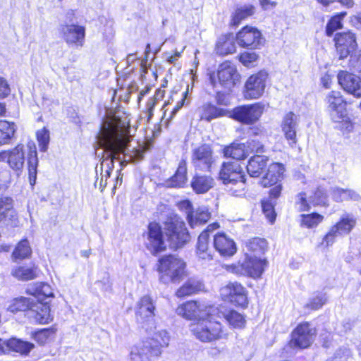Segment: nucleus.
Masks as SVG:
<instances>
[{"instance_id":"4468645a","label":"nucleus","mask_w":361,"mask_h":361,"mask_svg":"<svg viewBox=\"0 0 361 361\" xmlns=\"http://www.w3.org/2000/svg\"><path fill=\"white\" fill-rule=\"evenodd\" d=\"M267 77V73L262 71L251 75L245 85V97L252 99L261 97L264 92Z\"/></svg>"},{"instance_id":"37998d69","label":"nucleus","mask_w":361,"mask_h":361,"mask_svg":"<svg viewBox=\"0 0 361 361\" xmlns=\"http://www.w3.org/2000/svg\"><path fill=\"white\" fill-rule=\"evenodd\" d=\"M33 299L20 297L14 298L10 302L7 307L8 311L11 312H17L18 311H27L30 310Z\"/></svg>"},{"instance_id":"09e8293b","label":"nucleus","mask_w":361,"mask_h":361,"mask_svg":"<svg viewBox=\"0 0 361 361\" xmlns=\"http://www.w3.org/2000/svg\"><path fill=\"white\" fill-rule=\"evenodd\" d=\"M346 15V13L342 12L332 17L326 26V33L328 36H331L336 30L342 27L341 20Z\"/></svg>"},{"instance_id":"49530a36","label":"nucleus","mask_w":361,"mask_h":361,"mask_svg":"<svg viewBox=\"0 0 361 361\" xmlns=\"http://www.w3.org/2000/svg\"><path fill=\"white\" fill-rule=\"evenodd\" d=\"M300 218V225L307 228L317 226L324 219V216L317 213L302 214Z\"/></svg>"},{"instance_id":"6e6d98bb","label":"nucleus","mask_w":361,"mask_h":361,"mask_svg":"<svg viewBox=\"0 0 361 361\" xmlns=\"http://www.w3.org/2000/svg\"><path fill=\"white\" fill-rule=\"evenodd\" d=\"M240 166L238 161L224 162L219 171V178H225L226 176H230L232 173H234L235 170H240Z\"/></svg>"},{"instance_id":"f3484780","label":"nucleus","mask_w":361,"mask_h":361,"mask_svg":"<svg viewBox=\"0 0 361 361\" xmlns=\"http://www.w3.org/2000/svg\"><path fill=\"white\" fill-rule=\"evenodd\" d=\"M235 39L239 46L250 49L259 48L264 42L261 32L257 29L248 26L239 31Z\"/></svg>"},{"instance_id":"e2e57ef3","label":"nucleus","mask_w":361,"mask_h":361,"mask_svg":"<svg viewBox=\"0 0 361 361\" xmlns=\"http://www.w3.org/2000/svg\"><path fill=\"white\" fill-rule=\"evenodd\" d=\"M262 207L263 213L265 214L266 217L271 224L274 223L276 218V214L273 204L269 202H262Z\"/></svg>"},{"instance_id":"052dcab7","label":"nucleus","mask_w":361,"mask_h":361,"mask_svg":"<svg viewBox=\"0 0 361 361\" xmlns=\"http://www.w3.org/2000/svg\"><path fill=\"white\" fill-rule=\"evenodd\" d=\"M245 178V175L243 174V169L240 166V170H235L234 173L231 175L226 176L225 178H219L223 183L226 186L229 184H233V183H236L237 180H240Z\"/></svg>"},{"instance_id":"ea45409f","label":"nucleus","mask_w":361,"mask_h":361,"mask_svg":"<svg viewBox=\"0 0 361 361\" xmlns=\"http://www.w3.org/2000/svg\"><path fill=\"white\" fill-rule=\"evenodd\" d=\"M16 130V127L14 123L0 121V145L9 143Z\"/></svg>"},{"instance_id":"338daca9","label":"nucleus","mask_w":361,"mask_h":361,"mask_svg":"<svg viewBox=\"0 0 361 361\" xmlns=\"http://www.w3.org/2000/svg\"><path fill=\"white\" fill-rule=\"evenodd\" d=\"M9 94L10 88L7 82L0 77V99L7 97Z\"/></svg>"},{"instance_id":"4c0bfd02","label":"nucleus","mask_w":361,"mask_h":361,"mask_svg":"<svg viewBox=\"0 0 361 361\" xmlns=\"http://www.w3.org/2000/svg\"><path fill=\"white\" fill-rule=\"evenodd\" d=\"M8 351L13 350L21 355H27L34 348L33 343L21 339L12 338L7 341Z\"/></svg>"},{"instance_id":"680f3d73","label":"nucleus","mask_w":361,"mask_h":361,"mask_svg":"<svg viewBox=\"0 0 361 361\" xmlns=\"http://www.w3.org/2000/svg\"><path fill=\"white\" fill-rule=\"evenodd\" d=\"M258 59V55L255 52L245 51L240 54L239 60L245 66H251Z\"/></svg>"},{"instance_id":"a19ab883","label":"nucleus","mask_w":361,"mask_h":361,"mask_svg":"<svg viewBox=\"0 0 361 361\" xmlns=\"http://www.w3.org/2000/svg\"><path fill=\"white\" fill-rule=\"evenodd\" d=\"M223 317L233 328H243L245 324V317L233 310L221 312Z\"/></svg>"},{"instance_id":"c03bdc74","label":"nucleus","mask_w":361,"mask_h":361,"mask_svg":"<svg viewBox=\"0 0 361 361\" xmlns=\"http://www.w3.org/2000/svg\"><path fill=\"white\" fill-rule=\"evenodd\" d=\"M32 250L27 239L22 240L18 243L13 252L12 257L15 261L23 259L30 256Z\"/></svg>"},{"instance_id":"a878e982","label":"nucleus","mask_w":361,"mask_h":361,"mask_svg":"<svg viewBox=\"0 0 361 361\" xmlns=\"http://www.w3.org/2000/svg\"><path fill=\"white\" fill-rule=\"evenodd\" d=\"M235 37L229 33L220 36L216 43L215 51L218 55L225 56L235 51Z\"/></svg>"},{"instance_id":"69168bd1","label":"nucleus","mask_w":361,"mask_h":361,"mask_svg":"<svg viewBox=\"0 0 361 361\" xmlns=\"http://www.w3.org/2000/svg\"><path fill=\"white\" fill-rule=\"evenodd\" d=\"M297 204L300 211L308 210L310 208L309 204L305 197V194L300 193L298 196Z\"/></svg>"},{"instance_id":"72a5a7b5","label":"nucleus","mask_w":361,"mask_h":361,"mask_svg":"<svg viewBox=\"0 0 361 361\" xmlns=\"http://www.w3.org/2000/svg\"><path fill=\"white\" fill-rule=\"evenodd\" d=\"M247 250L250 252V255L260 257L261 255L265 253L267 250V242L264 238L255 237L248 240L245 243Z\"/></svg>"},{"instance_id":"c756f323","label":"nucleus","mask_w":361,"mask_h":361,"mask_svg":"<svg viewBox=\"0 0 361 361\" xmlns=\"http://www.w3.org/2000/svg\"><path fill=\"white\" fill-rule=\"evenodd\" d=\"M29 152L27 155V164H28V173L30 182L32 185L35 184L37 166H38V158L36 149V146L34 142H31L27 144Z\"/></svg>"},{"instance_id":"4be33fe9","label":"nucleus","mask_w":361,"mask_h":361,"mask_svg":"<svg viewBox=\"0 0 361 361\" xmlns=\"http://www.w3.org/2000/svg\"><path fill=\"white\" fill-rule=\"evenodd\" d=\"M214 247L224 257H231L236 252L235 242L224 233H218L214 235Z\"/></svg>"},{"instance_id":"58836bf2","label":"nucleus","mask_w":361,"mask_h":361,"mask_svg":"<svg viewBox=\"0 0 361 361\" xmlns=\"http://www.w3.org/2000/svg\"><path fill=\"white\" fill-rule=\"evenodd\" d=\"M332 198L338 202L345 200H358L360 195L354 190L334 187L331 189Z\"/></svg>"},{"instance_id":"20e7f679","label":"nucleus","mask_w":361,"mask_h":361,"mask_svg":"<svg viewBox=\"0 0 361 361\" xmlns=\"http://www.w3.org/2000/svg\"><path fill=\"white\" fill-rule=\"evenodd\" d=\"M185 263L175 255H166L159 259V280L163 283L178 281L184 275Z\"/></svg>"},{"instance_id":"f704fd0d","label":"nucleus","mask_w":361,"mask_h":361,"mask_svg":"<svg viewBox=\"0 0 361 361\" xmlns=\"http://www.w3.org/2000/svg\"><path fill=\"white\" fill-rule=\"evenodd\" d=\"M187 182V165L184 160L180 161L175 174L169 180L168 185L173 188H183Z\"/></svg>"},{"instance_id":"6ab92c4d","label":"nucleus","mask_w":361,"mask_h":361,"mask_svg":"<svg viewBox=\"0 0 361 361\" xmlns=\"http://www.w3.org/2000/svg\"><path fill=\"white\" fill-rule=\"evenodd\" d=\"M334 41L337 54L341 59L351 56V53L357 47L355 36L350 32L337 33Z\"/></svg>"},{"instance_id":"c9c22d12","label":"nucleus","mask_w":361,"mask_h":361,"mask_svg":"<svg viewBox=\"0 0 361 361\" xmlns=\"http://www.w3.org/2000/svg\"><path fill=\"white\" fill-rule=\"evenodd\" d=\"M197 255L204 260L212 259L211 250H209V234L207 231H202L198 237Z\"/></svg>"},{"instance_id":"79ce46f5","label":"nucleus","mask_w":361,"mask_h":361,"mask_svg":"<svg viewBox=\"0 0 361 361\" xmlns=\"http://www.w3.org/2000/svg\"><path fill=\"white\" fill-rule=\"evenodd\" d=\"M36 298L37 302H47V298L54 297L51 287L46 283L37 284L34 293H32Z\"/></svg>"},{"instance_id":"393cba45","label":"nucleus","mask_w":361,"mask_h":361,"mask_svg":"<svg viewBox=\"0 0 361 361\" xmlns=\"http://www.w3.org/2000/svg\"><path fill=\"white\" fill-rule=\"evenodd\" d=\"M298 116L293 112H288L283 117L281 128L286 138L291 141V144L296 143V129L298 127Z\"/></svg>"},{"instance_id":"a18cd8bd","label":"nucleus","mask_w":361,"mask_h":361,"mask_svg":"<svg viewBox=\"0 0 361 361\" xmlns=\"http://www.w3.org/2000/svg\"><path fill=\"white\" fill-rule=\"evenodd\" d=\"M245 144H232L226 147L224 154L227 157H231L236 160L243 159L247 157L245 152Z\"/></svg>"},{"instance_id":"5fc2aeb1","label":"nucleus","mask_w":361,"mask_h":361,"mask_svg":"<svg viewBox=\"0 0 361 361\" xmlns=\"http://www.w3.org/2000/svg\"><path fill=\"white\" fill-rule=\"evenodd\" d=\"M332 121L337 123L336 128L341 130L343 134L352 132L354 128L353 123L350 121L348 112L345 113V115L341 119Z\"/></svg>"},{"instance_id":"412c9836","label":"nucleus","mask_w":361,"mask_h":361,"mask_svg":"<svg viewBox=\"0 0 361 361\" xmlns=\"http://www.w3.org/2000/svg\"><path fill=\"white\" fill-rule=\"evenodd\" d=\"M27 315L34 322L42 324L51 321L48 302H35L33 300Z\"/></svg>"},{"instance_id":"e433bc0d","label":"nucleus","mask_w":361,"mask_h":361,"mask_svg":"<svg viewBox=\"0 0 361 361\" xmlns=\"http://www.w3.org/2000/svg\"><path fill=\"white\" fill-rule=\"evenodd\" d=\"M203 288V284L198 280L190 279L188 280L176 291V295L178 298L190 296L200 291Z\"/></svg>"},{"instance_id":"2f4dec72","label":"nucleus","mask_w":361,"mask_h":361,"mask_svg":"<svg viewBox=\"0 0 361 361\" xmlns=\"http://www.w3.org/2000/svg\"><path fill=\"white\" fill-rule=\"evenodd\" d=\"M8 163L13 170H20L23 169L25 162L24 146L18 145L12 150L8 151Z\"/></svg>"},{"instance_id":"9d476101","label":"nucleus","mask_w":361,"mask_h":361,"mask_svg":"<svg viewBox=\"0 0 361 361\" xmlns=\"http://www.w3.org/2000/svg\"><path fill=\"white\" fill-rule=\"evenodd\" d=\"M266 260L255 256H248L246 254L245 259L240 264L235 266V273L252 278L260 277L266 266Z\"/></svg>"},{"instance_id":"ddd939ff","label":"nucleus","mask_w":361,"mask_h":361,"mask_svg":"<svg viewBox=\"0 0 361 361\" xmlns=\"http://www.w3.org/2000/svg\"><path fill=\"white\" fill-rule=\"evenodd\" d=\"M60 32L63 40L70 46L82 47L85 38V27L76 24L60 25Z\"/></svg>"},{"instance_id":"7c9ffc66","label":"nucleus","mask_w":361,"mask_h":361,"mask_svg":"<svg viewBox=\"0 0 361 361\" xmlns=\"http://www.w3.org/2000/svg\"><path fill=\"white\" fill-rule=\"evenodd\" d=\"M228 112L210 103L203 104L200 109V118L207 121L226 116Z\"/></svg>"},{"instance_id":"bb28decb","label":"nucleus","mask_w":361,"mask_h":361,"mask_svg":"<svg viewBox=\"0 0 361 361\" xmlns=\"http://www.w3.org/2000/svg\"><path fill=\"white\" fill-rule=\"evenodd\" d=\"M268 160L267 157L260 154L252 157L247 165L249 175L252 177H259L266 169Z\"/></svg>"},{"instance_id":"13d9d810","label":"nucleus","mask_w":361,"mask_h":361,"mask_svg":"<svg viewBox=\"0 0 361 361\" xmlns=\"http://www.w3.org/2000/svg\"><path fill=\"white\" fill-rule=\"evenodd\" d=\"M13 200L11 197H5L0 199V222L6 218V212L12 207Z\"/></svg>"},{"instance_id":"8fccbe9b","label":"nucleus","mask_w":361,"mask_h":361,"mask_svg":"<svg viewBox=\"0 0 361 361\" xmlns=\"http://www.w3.org/2000/svg\"><path fill=\"white\" fill-rule=\"evenodd\" d=\"M326 295L322 293H318L314 296L310 298L309 302L305 305V308L317 310L320 309L326 302Z\"/></svg>"},{"instance_id":"f8f14e48","label":"nucleus","mask_w":361,"mask_h":361,"mask_svg":"<svg viewBox=\"0 0 361 361\" xmlns=\"http://www.w3.org/2000/svg\"><path fill=\"white\" fill-rule=\"evenodd\" d=\"M325 102L331 121L341 119L348 112L347 103L338 91L329 92L325 97Z\"/></svg>"},{"instance_id":"864d4df0","label":"nucleus","mask_w":361,"mask_h":361,"mask_svg":"<svg viewBox=\"0 0 361 361\" xmlns=\"http://www.w3.org/2000/svg\"><path fill=\"white\" fill-rule=\"evenodd\" d=\"M55 334V330L51 328L43 329L33 334V338L39 345H44L48 342L50 337Z\"/></svg>"},{"instance_id":"774afa93","label":"nucleus","mask_w":361,"mask_h":361,"mask_svg":"<svg viewBox=\"0 0 361 361\" xmlns=\"http://www.w3.org/2000/svg\"><path fill=\"white\" fill-rule=\"evenodd\" d=\"M274 186L270 190L269 195L271 198H278L282 190L281 184H275Z\"/></svg>"},{"instance_id":"f257e3e1","label":"nucleus","mask_w":361,"mask_h":361,"mask_svg":"<svg viewBox=\"0 0 361 361\" xmlns=\"http://www.w3.org/2000/svg\"><path fill=\"white\" fill-rule=\"evenodd\" d=\"M97 142L103 150L102 161L100 164V180L97 178L94 185H99L102 190L106 185V180L110 177L114 169V160H120L119 156L123 154L128 157L129 161H137L143 158L144 150L140 148H130L129 142L130 137L122 130L108 126L104 127L97 136Z\"/></svg>"},{"instance_id":"423d86ee","label":"nucleus","mask_w":361,"mask_h":361,"mask_svg":"<svg viewBox=\"0 0 361 361\" xmlns=\"http://www.w3.org/2000/svg\"><path fill=\"white\" fill-rule=\"evenodd\" d=\"M178 315L186 319H197L199 321L205 317H209L219 312L213 306L207 305L204 302L190 300L180 305L176 309Z\"/></svg>"},{"instance_id":"0e129e2a","label":"nucleus","mask_w":361,"mask_h":361,"mask_svg":"<svg viewBox=\"0 0 361 361\" xmlns=\"http://www.w3.org/2000/svg\"><path fill=\"white\" fill-rule=\"evenodd\" d=\"M350 65L354 69V71L360 73V78L361 80V54L358 56L351 55L350 59Z\"/></svg>"},{"instance_id":"bf43d9fd","label":"nucleus","mask_w":361,"mask_h":361,"mask_svg":"<svg viewBox=\"0 0 361 361\" xmlns=\"http://www.w3.org/2000/svg\"><path fill=\"white\" fill-rule=\"evenodd\" d=\"M247 151L250 150L251 152L261 154L265 152L264 145L259 140L251 139L245 143Z\"/></svg>"},{"instance_id":"dca6fc26","label":"nucleus","mask_w":361,"mask_h":361,"mask_svg":"<svg viewBox=\"0 0 361 361\" xmlns=\"http://www.w3.org/2000/svg\"><path fill=\"white\" fill-rule=\"evenodd\" d=\"M217 78L222 87L231 90L239 81L240 75L233 63L226 61L219 66Z\"/></svg>"},{"instance_id":"4d7b16f0","label":"nucleus","mask_w":361,"mask_h":361,"mask_svg":"<svg viewBox=\"0 0 361 361\" xmlns=\"http://www.w3.org/2000/svg\"><path fill=\"white\" fill-rule=\"evenodd\" d=\"M309 201L313 205H326L327 203V195L323 189L318 188L314 195L310 197Z\"/></svg>"},{"instance_id":"5701e85b","label":"nucleus","mask_w":361,"mask_h":361,"mask_svg":"<svg viewBox=\"0 0 361 361\" xmlns=\"http://www.w3.org/2000/svg\"><path fill=\"white\" fill-rule=\"evenodd\" d=\"M155 307L152 298L149 295L143 296L137 303L136 319L140 323L152 319L154 315Z\"/></svg>"},{"instance_id":"aec40b11","label":"nucleus","mask_w":361,"mask_h":361,"mask_svg":"<svg viewBox=\"0 0 361 361\" xmlns=\"http://www.w3.org/2000/svg\"><path fill=\"white\" fill-rule=\"evenodd\" d=\"M339 85L347 92L356 97H361V80L357 76L345 71H341L337 75Z\"/></svg>"},{"instance_id":"3c124183","label":"nucleus","mask_w":361,"mask_h":361,"mask_svg":"<svg viewBox=\"0 0 361 361\" xmlns=\"http://www.w3.org/2000/svg\"><path fill=\"white\" fill-rule=\"evenodd\" d=\"M246 188L245 178L238 180L233 184H229L226 187V190L232 195L240 197L245 194Z\"/></svg>"},{"instance_id":"f03ea898","label":"nucleus","mask_w":361,"mask_h":361,"mask_svg":"<svg viewBox=\"0 0 361 361\" xmlns=\"http://www.w3.org/2000/svg\"><path fill=\"white\" fill-rule=\"evenodd\" d=\"M169 336L166 331H159L154 334L152 338L131 347L129 353L130 361L150 360L159 356L161 348L167 346Z\"/></svg>"},{"instance_id":"39448f33","label":"nucleus","mask_w":361,"mask_h":361,"mask_svg":"<svg viewBox=\"0 0 361 361\" xmlns=\"http://www.w3.org/2000/svg\"><path fill=\"white\" fill-rule=\"evenodd\" d=\"M165 230L170 246L173 249L182 247L190 239L184 221L177 215H174L167 220Z\"/></svg>"},{"instance_id":"c85d7f7f","label":"nucleus","mask_w":361,"mask_h":361,"mask_svg":"<svg viewBox=\"0 0 361 361\" xmlns=\"http://www.w3.org/2000/svg\"><path fill=\"white\" fill-rule=\"evenodd\" d=\"M214 179L207 175H195L191 181V187L196 193H205L214 187Z\"/></svg>"},{"instance_id":"cd10ccee","label":"nucleus","mask_w":361,"mask_h":361,"mask_svg":"<svg viewBox=\"0 0 361 361\" xmlns=\"http://www.w3.org/2000/svg\"><path fill=\"white\" fill-rule=\"evenodd\" d=\"M211 217V214L206 207H199L188 214V223L192 228L205 224Z\"/></svg>"},{"instance_id":"b1692460","label":"nucleus","mask_w":361,"mask_h":361,"mask_svg":"<svg viewBox=\"0 0 361 361\" xmlns=\"http://www.w3.org/2000/svg\"><path fill=\"white\" fill-rule=\"evenodd\" d=\"M285 168L282 164L276 162L269 165L267 173L260 180V184L264 187H270L276 184L283 178Z\"/></svg>"},{"instance_id":"de8ad7c7","label":"nucleus","mask_w":361,"mask_h":361,"mask_svg":"<svg viewBox=\"0 0 361 361\" xmlns=\"http://www.w3.org/2000/svg\"><path fill=\"white\" fill-rule=\"evenodd\" d=\"M254 10L252 6H245L238 8L233 16L232 25L238 26L243 20L251 16L254 13Z\"/></svg>"},{"instance_id":"2eb2a0df","label":"nucleus","mask_w":361,"mask_h":361,"mask_svg":"<svg viewBox=\"0 0 361 361\" xmlns=\"http://www.w3.org/2000/svg\"><path fill=\"white\" fill-rule=\"evenodd\" d=\"M209 145H202L192 150V163L196 169L209 171L214 162Z\"/></svg>"},{"instance_id":"9b49d317","label":"nucleus","mask_w":361,"mask_h":361,"mask_svg":"<svg viewBox=\"0 0 361 361\" xmlns=\"http://www.w3.org/2000/svg\"><path fill=\"white\" fill-rule=\"evenodd\" d=\"M315 330L310 326L309 323L300 324L292 332L289 346L290 348H306L313 342Z\"/></svg>"},{"instance_id":"603ef678","label":"nucleus","mask_w":361,"mask_h":361,"mask_svg":"<svg viewBox=\"0 0 361 361\" xmlns=\"http://www.w3.org/2000/svg\"><path fill=\"white\" fill-rule=\"evenodd\" d=\"M36 135L40 151L46 152L48 149L50 140L49 130L46 128H43L37 132Z\"/></svg>"},{"instance_id":"1a4fd4ad","label":"nucleus","mask_w":361,"mask_h":361,"mask_svg":"<svg viewBox=\"0 0 361 361\" xmlns=\"http://www.w3.org/2000/svg\"><path fill=\"white\" fill-rule=\"evenodd\" d=\"M145 243L147 249L154 255L166 250V245L162 228L158 223L152 222L149 224Z\"/></svg>"},{"instance_id":"0eeeda50","label":"nucleus","mask_w":361,"mask_h":361,"mask_svg":"<svg viewBox=\"0 0 361 361\" xmlns=\"http://www.w3.org/2000/svg\"><path fill=\"white\" fill-rule=\"evenodd\" d=\"M356 223V218L353 214L347 212L343 214L339 221L324 236L322 243L326 247L332 245L336 238L349 234Z\"/></svg>"},{"instance_id":"a211bd4d","label":"nucleus","mask_w":361,"mask_h":361,"mask_svg":"<svg viewBox=\"0 0 361 361\" xmlns=\"http://www.w3.org/2000/svg\"><path fill=\"white\" fill-rule=\"evenodd\" d=\"M221 295L226 300L235 302L240 306L247 304V297L245 288L238 282H231L221 288Z\"/></svg>"},{"instance_id":"6e6552de","label":"nucleus","mask_w":361,"mask_h":361,"mask_svg":"<svg viewBox=\"0 0 361 361\" xmlns=\"http://www.w3.org/2000/svg\"><path fill=\"white\" fill-rule=\"evenodd\" d=\"M264 105L259 103L243 105L235 107L231 112L230 117L243 124H252L262 116Z\"/></svg>"},{"instance_id":"7ed1b4c3","label":"nucleus","mask_w":361,"mask_h":361,"mask_svg":"<svg viewBox=\"0 0 361 361\" xmlns=\"http://www.w3.org/2000/svg\"><path fill=\"white\" fill-rule=\"evenodd\" d=\"M215 314L200 319L191 326L195 338L202 342H212L222 338V326L214 318Z\"/></svg>"},{"instance_id":"473e14b6","label":"nucleus","mask_w":361,"mask_h":361,"mask_svg":"<svg viewBox=\"0 0 361 361\" xmlns=\"http://www.w3.org/2000/svg\"><path fill=\"white\" fill-rule=\"evenodd\" d=\"M40 274L39 269L35 265L19 266L12 270L14 277L22 281H28L36 279Z\"/></svg>"}]
</instances>
